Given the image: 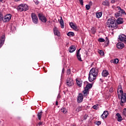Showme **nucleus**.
<instances>
[{"mask_svg": "<svg viewBox=\"0 0 126 126\" xmlns=\"http://www.w3.org/2000/svg\"><path fill=\"white\" fill-rule=\"evenodd\" d=\"M117 25L118 24H117L116 20L112 18L109 19L106 23V27H108V28H115Z\"/></svg>", "mask_w": 126, "mask_h": 126, "instance_id": "1", "label": "nucleus"}, {"mask_svg": "<svg viewBox=\"0 0 126 126\" xmlns=\"http://www.w3.org/2000/svg\"><path fill=\"white\" fill-rule=\"evenodd\" d=\"M116 10H119L118 12H116L115 13V17H119V16H123V15H126V12H125V10L122 8H121L120 6H117L115 7Z\"/></svg>", "mask_w": 126, "mask_h": 126, "instance_id": "2", "label": "nucleus"}, {"mask_svg": "<svg viewBox=\"0 0 126 126\" xmlns=\"http://www.w3.org/2000/svg\"><path fill=\"white\" fill-rule=\"evenodd\" d=\"M118 95L119 99H121V106L124 107V104L126 103V94L124 93H123V94H118Z\"/></svg>", "mask_w": 126, "mask_h": 126, "instance_id": "3", "label": "nucleus"}, {"mask_svg": "<svg viewBox=\"0 0 126 126\" xmlns=\"http://www.w3.org/2000/svg\"><path fill=\"white\" fill-rule=\"evenodd\" d=\"M17 9L18 11H20L21 12L26 11L29 9V7L26 4H21L18 6Z\"/></svg>", "mask_w": 126, "mask_h": 126, "instance_id": "4", "label": "nucleus"}, {"mask_svg": "<svg viewBox=\"0 0 126 126\" xmlns=\"http://www.w3.org/2000/svg\"><path fill=\"white\" fill-rule=\"evenodd\" d=\"M74 84V81L70 78H67L66 80V85L67 87H70Z\"/></svg>", "mask_w": 126, "mask_h": 126, "instance_id": "5", "label": "nucleus"}, {"mask_svg": "<svg viewBox=\"0 0 126 126\" xmlns=\"http://www.w3.org/2000/svg\"><path fill=\"white\" fill-rule=\"evenodd\" d=\"M99 72V70H98V68H92L90 71V73L91 74H92L94 75V76H97L98 73Z\"/></svg>", "mask_w": 126, "mask_h": 126, "instance_id": "6", "label": "nucleus"}, {"mask_svg": "<svg viewBox=\"0 0 126 126\" xmlns=\"http://www.w3.org/2000/svg\"><path fill=\"white\" fill-rule=\"evenodd\" d=\"M10 19H11V14H8L4 16V17H3L2 21L5 23L6 22H8Z\"/></svg>", "mask_w": 126, "mask_h": 126, "instance_id": "7", "label": "nucleus"}, {"mask_svg": "<svg viewBox=\"0 0 126 126\" xmlns=\"http://www.w3.org/2000/svg\"><path fill=\"white\" fill-rule=\"evenodd\" d=\"M31 17L32 18V22L34 24H38V17L34 13H32L31 14Z\"/></svg>", "mask_w": 126, "mask_h": 126, "instance_id": "8", "label": "nucleus"}, {"mask_svg": "<svg viewBox=\"0 0 126 126\" xmlns=\"http://www.w3.org/2000/svg\"><path fill=\"white\" fill-rule=\"evenodd\" d=\"M38 18L39 20L41 21V22L43 23L47 22V18L43 14H38Z\"/></svg>", "mask_w": 126, "mask_h": 126, "instance_id": "9", "label": "nucleus"}, {"mask_svg": "<svg viewBox=\"0 0 126 126\" xmlns=\"http://www.w3.org/2000/svg\"><path fill=\"white\" fill-rule=\"evenodd\" d=\"M119 39L121 42H123L126 44V35L125 34H121L119 36Z\"/></svg>", "mask_w": 126, "mask_h": 126, "instance_id": "10", "label": "nucleus"}, {"mask_svg": "<svg viewBox=\"0 0 126 126\" xmlns=\"http://www.w3.org/2000/svg\"><path fill=\"white\" fill-rule=\"evenodd\" d=\"M80 50L81 48H80L76 52V57L77 59L79 62H82V59H81V55L80 54Z\"/></svg>", "mask_w": 126, "mask_h": 126, "instance_id": "11", "label": "nucleus"}, {"mask_svg": "<svg viewBox=\"0 0 126 126\" xmlns=\"http://www.w3.org/2000/svg\"><path fill=\"white\" fill-rule=\"evenodd\" d=\"M69 25L71 28H72L75 31H78V27L76 24H73L71 22L69 23Z\"/></svg>", "mask_w": 126, "mask_h": 126, "instance_id": "12", "label": "nucleus"}, {"mask_svg": "<svg viewBox=\"0 0 126 126\" xmlns=\"http://www.w3.org/2000/svg\"><path fill=\"white\" fill-rule=\"evenodd\" d=\"M83 101V95L82 93H79L77 97L78 103H81Z\"/></svg>", "mask_w": 126, "mask_h": 126, "instance_id": "13", "label": "nucleus"}, {"mask_svg": "<svg viewBox=\"0 0 126 126\" xmlns=\"http://www.w3.org/2000/svg\"><path fill=\"white\" fill-rule=\"evenodd\" d=\"M96 77H97V76H95V77H94V75H93L92 74H90V73H89V80L90 82H92V81H94V80L96 79Z\"/></svg>", "mask_w": 126, "mask_h": 126, "instance_id": "14", "label": "nucleus"}, {"mask_svg": "<svg viewBox=\"0 0 126 126\" xmlns=\"http://www.w3.org/2000/svg\"><path fill=\"white\" fill-rule=\"evenodd\" d=\"M108 116H109V112L108 111H104L103 113L101 115V118L104 120V119L107 118Z\"/></svg>", "mask_w": 126, "mask_h": 126, "instance_id": "15", "label": "nucleus"}, {"mask_svg": "<svg viewBox=\"0 0 126 126\" xmlns=\"http://www.w3.org/2000/svg\"><path fill=\"white\" fill-rule=\"evenodd\" d=\"M5 40V36L4 35H2L0 39V48H1V47H2V45H3Z\"/></svg>", "mask_w": 126, "mask_h": 126, "instance_id": "16", "label": "nucleus"}, {"mask_svg": "<svg viewBox=\"0 0 126 126\" xmlns=\"http://www.w3.org/2000/svg\"><path fill=\"white\" fill-rule=\"evenodd\" d=\"M124 47H125V45L122 42H118L117 44V47L118 49H119L120 50H122V49H124Z\"/></svg>", "mask_w": 126, "mask_h": 126, "instance_id": "17", "label": "nucleus"}, {"mask_svg": "<svg viewBox=\"0 0 126 126\" xmlns=\"http://www.w3.org/2000/svg\"><path fill=\"white\" fill-rule=\"evenodd\" d=\"M109 75V72L107 70H103L102 72V76L103 77H107Z\"/></svg>", "mask_w": 126, "mask_h": 126, "instance_id": "18", "label": "nucleus"}, {"mask_svg": "<svg viewBox=\"0 0 126 126\" xmlns=\"http://www.w3.org/2000/svg\"><path fill=\"white\" fill-rule=\"evenodd\" d=\"M76 50V47L74 45H71L70 46L69 49V53H73L74 51Z\"/></svg>", "mask_w": 126, "mask_h": 126, "instance_id": "19", "label": "nucleus"}, {"mask_svg": "<svg viewBox=\"0 0 126 126\" xmlns=\"http://www.w3.org/2000/svg\"><path fill=\"white\" fill-rule=\"evenodd\" d=\"M76 80L78 86H79V87H81V86H82V80L80 79H76Z\"/></svg>", "mask_w": 126, "mask_h": 126, "instance_id": "20", "label": "nucleus"}, {"mask_svg": "<svg viewBox=\"0 0 126 126\" xmlns=\"http://www.w3.org/2000/svg\"><path fill=\"white\" fill-rule=\"evenodd\" d=\"M119 92L121 93V94H123L124 93V91H123V87H122V85H119L118 88V91L117 93L119 94Z\"/></svg>", "mask_w": 126, "mask_h": 126, "instance_id": "21", "label": "nucleus"}, {"mask_svg": "<svg viewBox=\"0 0 126 126\" xmlns=\"http://www.w3.org/2000/svg\"><path fill=\"white\" fill-rule=\"evenodd\" d=\"M102 4L104 6H110V1L108 0H105L102 2Z\"/></svg>", "mask_w": 126, "mask_h": 126, "instance_id": "22", "label": "nucleus"}, {"mask_svg": "<svg viewBox=\"0 0 126 126\" xmlns=\"http://www.w3.org/2000/svg\"><path fill=\"white\" fill-rule=\"evenodd\" d=\"M116 116L117 117L118 122H122L123 121V117H122L120 113H117Z\"/></svg>", "mask_w": 126, "mask_h": 126, "instance_id": "23", "label": "nucleus"}, {"mask_svg": "<svg viewBox=\"0 0 126 126\" xmlns=\"http://www.w3.org/2000/svg\"><path fill=\"white\" fill-rule=\"evenodd\" d=\"M83 94L84 97H86L89 94V91L88 90H86V89H85V90L83 91Z\"/></svg>", "mask_w": 126, "mask_h": 126, "instance_id": "24", "label": "nucleus"}, {"mask_svg": "<svg viewBox=\"0 0 126 126\" xmlns=\"http://www.w3.org/2000/svg\"><path fill=\"white\" fill-rule=\"evenodd\" d=\"M117 24H123L124 23V20H123V18H119L117 20Z\"/></svg>", "mask_w": 126, "mask_h": 126, "instance_id": "25", "label": "nucleus"}, {"mask_svg": "<svg viewBox=\"0 0 126 126\" xmlns=\"http://www.w3.org/2000/svg\"><path fill=\"white\" fill-rule=\"evenodd\" d=\"M60 23L61 25V28L63 29L64 28V23H63V17H61Z\"/></svg>", "mask_w": 126, "mask_h": 126, "instance_id": "26", "label": "nucleus"}, {"mask_svg": "<svg viewBox=\"0 0 126 126\" xmlns=\"http://www.w3.org/2000/svg\"><path fill=\"white\" fill-rule=\"evenodd\" d=\"M90 88H92V84H89L86 85L85 89H86V90H88L89 91V89H90Z\"/></svg>", "mask_w": 126, "mask_h": 126, "instance_id": "27", "label": "nucleus"}, {"mask_svg": "<svg viewBox=\"0 0 126 126\" xmlns=\"http://www.w3.org/2000/svg\"><path fill=\"white\" fill-rule=\"evenodd\" d=\"M54 34L56 36L60 35V32L57 29H54Z\"/></svg>", "mask_w": 126, "mask_h": 126, "instance_id": "28", "label": "nucleus"}, {"mask_svg": "<svg viewBox=\"0 0 126 126\" xmlns=\"http://www.w3.org/2000/svg\"><path fill=\"white\" fill-rule=\"evenodd\" d=\"M42 114H43V112H42V111L38 112L37 114L38 119L39 121H41V118H42Z\"/></svg>", "mask_w": 126, "mask_h": 126, "instance_id": "29", "label": "nucleus"}, {"mask_svg": "<svg viewBox=\"0 0 126 126\" xmlns=\"http://www.w3.org/2000/svg\"><path fill=\"white\" fill-rule=\"evenodd\" d=\"M102 12H96V17L97 18H100L102 16Z\"/></svg>", "mask_w": 126, "mask_h": 126, "instance_id": "30", "label": "nucleus"}, {"mask_svg": "<svg viewBox=\"0 0 126 126\" xmlns=\"http://www.w3.org/2000/svg\"><path fill=\"white\" fill-rule=\"evenodd\" d=\"M111 63H119V59H115L114 60H111Z\"/></svg>", "mask_w": 126, "mask_h": 126, "instance_id": "31", "label": "nucleus"}, {"mask_svg": "<svg viewBox=\"0 0 126 126\" xmlns=\"http://www.w3.org/2000/svg\"><path fill=\"white\" fill-rule=\"evenodd\" d=\"M67 35L69 37H73L74 36V33L73 32H69L67 33Z\"/></svg>", "mask_w": 126, "mask_h": 126, "instance_id": "32", "label": "nucleus"}, {"mask_svg": "<svg viewBox=\"0 0 126 126\" xmlns=\"http://www.w3.org/2000/svg\"><path fill=\"white\" fill-rule=\"evenodd\" d=\"M61 112H62V113H63L64 114H66V113L67 112V110H66V109H65V108L63 107L61 109Z\"/></svg>", "mask_w": 126, "mask_h": 126, "instance_id": "33", "label": "nucleus"}, {"mask_svg": "<svg viewBox=\"0 0 126 126\" xmlns=\"http://www.w3.org/2000/svg\"><path fill=\"white\" fill-rule=\"evenodd\" d=\"M105 43L106 44V46H108L109 45V43H110V41H109V38H108V37L105 38Z\"/></svg>", "mask_w": 126, "mask_h": 126, "instance_id": "34", "label": "nucleus"}, {"mask_svg": "<svg viewBox=\"0 0 126 126\" xmlns=\"http://www.w3.org/2000/svg\"><path fill=\"white\" fill-rule=\"evenodd\" d=\"M82 107L81 106H79L76 109V112H80V111H82Z\"/></svg>", "mask_w": 126, "mask_h": 126, "instance_id": "35", "label": "nucleus"}, {"mask_svg": "<svg viewBox=\"0 0 126 126\" xmlns=\"http://www.w3.org/2000/svg\"><path fill=\"white\" fill-rule=\"evenodd\" d=\"M3 19V15L2 14V13L0 12V21H2Z\"/></svg>", "mask_w": 126, "mask_h": 126, "instance_id": "36", "label": "nucleus"}, {"mask_svg": "<svg viewBox=\"0 0 126 126\" xmlns=\"http://www.w3.org/2000/svg\"><path fill=\"white\" fill-rule=\"evenodd\" d=\"M98 41L100 43H103V42H105V39L102 38H100L98 39Z\"/></svg>", "mask_w": 126, "mask_h": 126, "instance_id": "37", "label": "nucleus"}, {"mask_svg": "<svg viewBox=\"0 0 126 126\" xmlns=\"http://www.w3.org/2000/svg\"><path fill=\"white\" fill-rule=\"evenodd\" d=\"M93 109H94V110H98V109H99V107L98 106V105H94L93 106Z\"/></svg>", "mask_w": 126, "mask_h": 126, "instance_id": "38", "label": "nucleus"}, {"mask_svg": "<svg viewBox=\"0 0 126 126\" xmlns=\"http://www.w3.org/2000/svg\"><path fill=\"white\" fill-rule=\"evenodd\" d=\"M123 114L126 117V108H124L123 111Z\"/></svg>", "mask_w": 126, "mask_h": 126, "instance_id": "39", "label": "nucleus"}, {"mask_svg": "<svg viewBox=\"0 0 126 126\" xmlns=\"http://www.w3.org/2000/svg\"><path fill=\"white\" fill-rule=\"evenodd\" d=\"M66 72H67V75H69V74H70V73H71V71L70 69H68L67 70Z\"/></svg>", "mask_w": 126, "mask_h": 126, "instance_id": "40", "label": "nucleus"}, {"mask_svg": "<svg viewBox=\"0 0 126 126\" xmlns=\"http://www.w3.org/2000/svg\"><path fill=\"white\" fill-rule=\"evenodd\" d=\"M86 8L87 10H89V9H90V8H91V6L89 5H86Z\"/></svg>", "mask_w": 126, "mask_h": 126, "instance_id": "41", "label": "nucleus"}, {"mask_svg": "<svg viewBox=\"0 0 126 126\" xmlns=\"http://www.w3.org/2000/svg\"><path fill=\"white\" fill-rule=\"evenodd\" d=\"M98 53L100 55V56H104V51H103L102 50H99Z\"/></svg>", "mask_w": 126, "mask_h": 126, "instance_id": "42", "label": "nucleus"}, {"mask_svg": "<svg viewBox=\"0 0 126 126\" xmlns=\"http://www.w3.org/2000/svg\"><path fill=\"white\" fill-rule=\"evenodd\" d=\"M87 118H88V115H87V114H86V115H85L84 116V117H83V119H84V120H87Z\"/></svg>", "mask_w": 126, "mask_h": 126, "instance_id": "43", "label": "nucleus"}, {"mask_svg": "<svg viewBox=\"0 0 126 126\" xmlns=\"http://www.w3.org/2000/svg\"><path fill=\"white\" fill-rule=\"evenodd\" d=\"M101 123H102V122L101 121H97L96 122V125L97 126H100V125H101Z\"/></svg>", "mask_w": 126, "mask_h": 126, "instance_id": "44", "label": "nucleus"}, {"mask_svg": "<svg viewBox=\"0 0 126 126\" xmlns=\"http://www.w3.org/2000/svg\"><path fill=\"white\" fill-rule=\"evenodd\" d=\"M79 2L81 5H83V0H79Z\"/></svg>", "mask_w": 126, "mask_h": 126, "instance_id": "45", "label": "nucleus"}, {"mask_svg": "<svg viewBox=\"0 0 126 126\" xmlns=\"http://www.w3.org/2000/svg\"><path fill=\"white\" fill-rule=\"evenodd\" d=\"M38 126H43V122H39L38 123Z\"/></svg>", "mask_w": 126, "mask_h": 126, "instance_id": "46", "label": "nucleus"}, {"mask_svg": "<svg viewBox=\"0 0 126 126\" xmlns=\"http://www.w3.org/2000/svg\"><path fill=\"white\" fill-rule=\"evenodd\" d=\"M93 4V3L92 2V1H90V2H89V5H90L91 6V5H92V4Z\"/></svg>", "mask_w": 126, "mask_h": 126, "instance_id": "47", "label": "nucleus"}, {"mask_svg": "<svg viewBox=\"0 0 126 126\" xmlns=\"http://www.w3.org/2000/svg\"><path fill=\"white\" fill-rule=\"evenodd\" d=\"M115 2H116L115 0H111V3H115Z\"/></svg>", "mask_w": 126, "mask_h": 126, "instance_id": "48", "label": "nucleus"}, {"mask_svg": "<svg viewBox=\"0 0 126 126\" xmlns=\"http://www.w3.org/2000/svg\"><path fill=\"white\" fill-rule=\"evenodd\" d=\"M35 4H39V1L38 0H36L35 1H34Z\"/></svg>", "mask_w": 126, "mask_h": 126, "instance_id": "49", "label": "nucleus"}, {"mask_svg": "<svg viewBox=\"0 0 126 126\" xmlns=\"http://www.w3.org/2000/svg\"><path fill=\"white\" fill-rule=\"evenodd\" d=\"M99 80H100V82H101L102 83V82H104V80L102 79H100Z\"/></svg>", "mask_w": 126, "mask_h": 126, "instance_id": "50", "label": "nucleus"}, {"mask_svg": "<svg viewBox=\"0 0 126 126\" xmlns=\"http://www.w3.org/2000/svg\"><path fill=\"white\" fill-rule=\"evenodd\" d=\"M58 101H56V106H58V105H59V104H58Z\"/></svg>", "mask_w": 126, "mask_h": 126, "instance_id": "51", "label": "nucleus"}, {"mask_svg": "<svg viewBox=\"0 0 126 126\" xmlns=\"http://www.w3.org/2000/svg\"><path fill=\"white\" fill-rule=\"evenodd\" d=\"M62 73H64V68L63 69Z\"/></svg>", "mask_w": 126, "mask_h": 126, "instance_id": "52", "label": "nucleus"}, {"mask_svg": "<svg viewBox=\"0 0 126 126\" xmlns=\"http://www.w3.org/2000/svg\"><path fill=\"white\" fill-rule=\"evenodd\" d=\"M109 91L110 92H113V89H110Z\"/></svg>", "mask_w": 126, "mask_h": 126, "instance_id": "53", "label": "nucleus"}, {"mask_svg": "<svg viewBox=\"0 0 126 126\" xmlns=\"http://www.w3.org/2000/svg\"><path fill=\"white\" fill-rule=\"evenodd\" d=\"M17 0V1H20V0Z\"/></svg>", "mask_w": 126, "mask_h": 126, "instance_id": "54", "label": "nucleus"}, {"mask_svg": "<svg viewBox=\"0 0 126 126\" xmlns=\"http://www.w3.org/2000/svg\"><path fill=\"white\" fill-rule=\"evenodd\" d=\"M2 0H0V1H2Z\"/></svg>", "mask_w": 126, "mask_h": 126, "instance_id": "55", "label": "nucleus"}, {"mask_svg": "<svg viewBox=\"0 0 126 126\" xmlns=\"http://www.w3.org/2000/svg\"><path fill=\"white\" fill-rule=\"evenodd\" d=\"M72 126H75V125H73Z\"/></svg>", "mask_w": 126, "mask_h": 126, "instance_id": "56", "label": "nucleus"}, {"mask_svg": "<svg viewBox=\"0 0 126 126\" xmlns=\"http://www.w3.org/2000/svg\"><path fill=\"white\" fill-rule=\"evenodd\" d=\"M45 72H47V71H45Z\"/></svg>", "mask_w": 126, "mask_h": 126, "instance_id": "57", "label": "nucleus"}]
</instances>
